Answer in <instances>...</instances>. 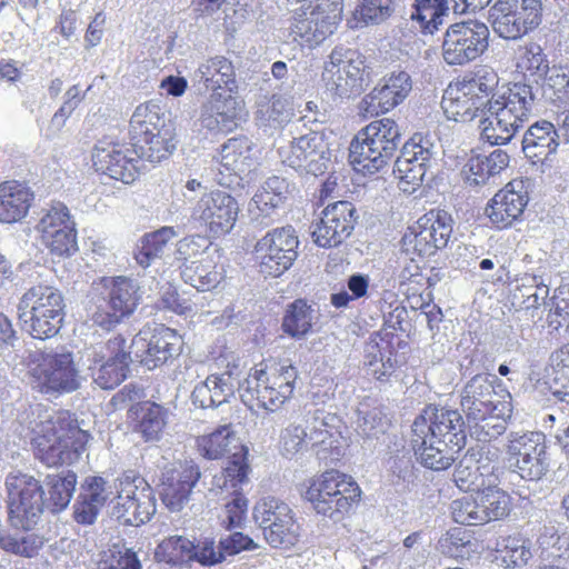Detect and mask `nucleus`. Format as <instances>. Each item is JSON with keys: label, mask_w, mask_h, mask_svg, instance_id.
<instances>
[{"label": "nucleus", "mask_w": 569, "mask_h": 569, "mask_svg": "<svg viewBox=\"0 0 569 569\" xmlns=\"http://www.w3.org/2000/svg\"><path fill=\"white\" fill-rule=\"evenodd\" d=\"M171 127L158 103L153 101L141 103L136 108L129 121L130 144L159 134L162 130Z\"/></svg>", "instance_id": "f704fd0d"}, {"label": "nucleus", "mask_w": 569, "mask_h": 569, "mask_svg": "<svg viewBox=\"0 0 569 569\" xmlns=\"http://www.w3.org/2000/svg\"><path fill=\"white\" fill-rule=\"evenodd\" d=\"M513 3L506 4L503 0H497L496 3L489 9V21L492 30L500 38L506 40H518L526 36L520 27L519 20L515 17L512 10Z\"/></svg>", "instance_id": "49530a36"}, {"label": "nucleus", "mask_w": 569, "mask_h": 569, "mask_svg": "<svg viewBox=\"0 0 569 569\" xmlns=\"http://www.w3.org/2000/svg\"><path fill=\"white\" fill-rule=\"evenodd\" d=\"M199 70L207 90L211 91L212 102H220L224 98H234L237 92L236 72L229 59L219 56L210 58L201 64Z\"/></svg>", "instance_id": "473e14b6"}, {"label": "nucleus", "mask_w": 569, "mask_h": 569, "mask_svg": "<svg viewBox=\"0 0 569 569\" xmlns=\"http://www.w3.org/2000/svg\"><path fill=\"white\" fill-rule=\"evenodd\" d=\"M446 111L455 120H480V136L491 146L509 143L532 114L535 96L526 83H513L508 89L495 93L489 100L473 98L457 87L456 97L445 99Z\"/></svg>", "instance_id": "f257e3e1"}, {"label": "nucleus", "mask_w": 569, "mask_h": 569, "mask_svg": "<svg viewBox=\"0 0 569 569\" xmlns=\"http://www.w3.org/2000/svg\"><path fill=\"white\" fill-rule=\"evenodd\" d=\"M476 542L471 532L461 527H455L443 533L437 543V549L451 558H469L475 552Z\"/></svg>", "instance_id": "8fccbe9b"}, {"label": "nucleus", "mask_w": 569, "mask_h": 569, "mask_svg": "<svg viewBox=\"0 0 569 569\" xmlns=\"http://www.w3.org/2000/svg\"><path fill=\"white\" fill-rule=\"evenodd\" d=\"M307 429L310 448L320 460L335 462L342 457L348 440L347 427L339 416L317 412L307 420Z\"/></svg>", "instance_id": "4be33fe9"}, {"label": "nucleus", "mask_w": 569, "mask_h": 569, "mask_svg": "<svg viewBox=\"0 0 569 569\" xmlns=\"http://www.w3.org/2000/svg\"><path fill=\"white\" fill-rule=\"evenodd\" d=\"M64 307L63 295L57 287L37 283L21 296L18 312L19 318L28 325L32 338L46 340L60 331Z\"/></svg>", "instance_id": "423d86ee"}, {"label": "nucleus", "mask_w": 569, "mask_h": 569, "mask_svg": "<svg viewBox=\"0 0 569 569\" xmlns=\"http://www.w3.org/2000/svg\"><path fill=\"white\" fill-rule=\"evenodd\" d=\"M211 109L213 111L208 118L204 119L206 127L210 131L227 134L236 129L238 118L239 102L236 98H224L220 102H212L210 100Z\"/></svg>", "instance_id": "864d4df0"}, {"label": "nucleus", "mask_w": 569, "mask_h": 569, "mask_svg": "<svg viewBox=\"0 0 569 569\" xmlns=\"http://www.w3.org/2000/svg\"><path fill=\"white\" fill-rule=\"evenodd\" d=\"M313 309L305 299L291 302L282 318V330L292 338H302L312 328Z\"/></svg>", "instance_id": "de8ad7c7"}, {"label": "nucleus", "mask_w": 569, "mask_h": 569, "mask_svg": "<svg viewBox=\"0 0 569 569\" xmlns=\"http://www.w3.org/2000/svg\"><path fill=\"white\" fill-rule=\"evenodd\" d=\"M503 2L507 6L516 4L511 9L515 10V17L526 34L541 24L543 11L541 0H503Z\"/></svg>", "instance_id": "4d7b16f0"}, {"label": "nucleus", "mask_w": 569, "mask_h": 569, "mask_svg": "<svg viewBox=\"0 0 569 569\" xmlns=\"http://www.w3.org/2000/svg\"><path fill=\"white\" fill-rule=\"evenodd\" d=\"M287 166L313 176L326 172L330 162L329 143L320 132H310L293 140L282 153Z\"/></svg>", "instance_id": "5701e85b"}, {"label": "nucleus", "mask_w": 569, "mask_h": 569, "mask_svg": "<svg viewBox=\"0 0 569 569\" xmlns=\"http://www.w3.org/2000/svg\"><path fill=\"white\" fill-rule=\"evenodd\" d=\"M207 234H191L181 239L178 243V259L182 260L183 263H189L191 260H196L198 256L202 257L208 254L206 251L210 246V240Z\"/></svg>", "instance_id": "69168bd1"}, {"label": "nucleus", "mask_w": 569, "mask_h": 569, "mask_svg": "<svg viewBox=\"0 0 569 569\" xmlns=\"http://www.w3.org/2000/svg\"><path fill=\"white\" fill-rule=\"evenodd\" d=\"M49 493V506L52 512H60L67 508L77 486V475L67 471L59 475H49L46 479Z\"/></svg>", "instance_id": "09e8293b"}, {"label": "nucleus", "mask_w": 569, "mask_h": 569, "mask_svg": "<svg viewBox=\"0 0 569 569\" xmlns=\"http://www.w3.org/2000/svg\"><path fill=\"white\" fill-rule=\"evenodd\" d=\"M499 84L498 73L488 66L478 67L473 72L466 74L461 80L457 82V87L460 88L465 93L483 100H489L495 93L500 90L508 89V87H501L497 89Z\"/></svg>", "instance_id": "79ce46f5"}, {"label": "nucleus", "mask_w": 569, "mask_h": 569, "mask_svg": "<svg viewBox=\"0 0 569 569\" xmlns=\"http://www.w3.org/2000/svg\"><path fill=\"white\" fill-rule=\"evenodd\" d=\"M465 421L456 409L426 407L411 426V447L426 468L445 470L466 446Z\"/></svg>", "instance_id": "f03ea898"}, {"label": "nucleus", "mask_w": 569, "mask_h": 569, "mask_svg": "<svg viewBox=\"0 0 569 569\" xmlns=\"http://www.w3.org/2000/svg\"><path fill=\"white\" fill-rule=\"evenodd\" d=\"M34 457L49 468L70 466L86 450L89 432L82 430L68 410H59L32 428Z\"/></svg>", "instance_id": "7ed1b4c3"}, {"label": "nucleus", "mask_w": 569, "mask_h": 569, "mask_svg": "<svg viewBox=\"0 0 569 569\" xmlns=\"http://www.w3.org/2000/svg\"><path fill=\"white\" fill-rule=\"evenodd\" d=\"M42 545V539L38 535H28L21 538L0 535V548L2 550L26 558L37 556Z\"/></svg>", "instance_id": "680f3d73"}, {"label": "nucleus", "mask_w": 569, "mask_h": 569, "mask_svg": "<svg viewBox=\"0 0 569 569\" xmlns=\"http://www.w3.org/2000/svg\"><path fill=\"white\" fill-rule=\"evenodd\" d=\"M200 477V468L192 461H179L166 468L159 485L163 505L171 511L181 510Z\"/></svg>", "instance_id": "b1692460"}, {"label": "nucleus", "mask_w": 569, "mask_h": 569, "mask_svg": "<svg viewBox=\"0 0 569 569\" xmlns=\"http://www.w3.org/2000/svg\"><path fill=\"white\" fill-rule=\"evenodd\" d=\"M34 201V193L27 183L6 180L0 183V222L12 224L23 220Z\"/></svg>", "instance_id": "72a5a7b5"}, {"label": "nucleus", "mask_w": 569, "mask_h": 569, "mask_svg": "<svg viewBox=\"0 0 569 569\" xmlns=\"http://www.w3.org/2000/svg\"><path fill=\"white\" fill-rule=\"evenodd\" d=\"M239 211L234 197L226 191L211 190L197 201L192 218L201 224L209 238L219 239L231 232Z\"/></svg>", "instance_id": "6ab92c4d"}, {"label": "nucleus", "mask_w": 569, "mask_h": 569, "mask_svg": "<svg viewBox=\"0 0 569 569\" xmlns=\"http://www.w3.org/2000/svg\"><path fill=\"white\" fill-rule=\"evenodd\" d=\"M176 146V132L172 127L131 144L140 161L146 159L153 163L168 159L173 153Z\"/></svg>", "instance_id": "37998d69"}, {"label": "nucleus", "mask_w": 569, "mask_h": 569, "mask_svg": "<svg viewBox=\"0 0 569 569\" xmlns=\"http://www.w3.org/2000/svg\"><path fill=\"white\" fill-rule=\"evenodd\" d=\"M118 499L117 515L124 525L139 527L156 512L153 489L141 476H126Z\"/></svg>", "instance_id": "412c9836"}, {"label": "nucleus", "mask_w": 569, "mask_h": 569, "mask_svg": "<svg viewBox=\"0 0 569 569\" xmlns=\"http://www.w3.org/2000/svg\"><path fill=\"white\" fill-rule=\"evenodd\" d=\"M343 9V0H308L293 17V39L301 46H319L338 30Z\"/></svg>", "instance_id": "6e6552de"}, {"label": "nucleus", "mask_w": 569, "mask_h": 569, "mask_svg": "<svg viewBox=\"0 0 569 569\" xmlns=\"http://www.w3.org/2000/svg\"><path fill=\"white\" fill-rule=\"evenodd\" d=\"M7 512L10 526L18 530H32L44 511V490L33 476L16 470L4 479Z\"/></svg>", "instance_id": "0eeeda50"}, {"label": "nucleus", "mask_w": 569, "mask_h": 569, "mask_svg": "<svg viewBox=\"0 0 569 569\" xmlns=\"http://www.w3.org/2000/svg\"><path fill=\"white\" fill-rule=\"evenodd\" d=\"M242 445L231 423L221 425L212 431L196 437L197 452L207 460H220Z\"/></svg>", "instance_id": "c9c22d12"}, {"label": "nucleus", "mask_w": 569, "mask_h": 569, "mask_svg": "<svg viewBox=\"0 0 569 569\" xmlns=\"http://www.w3.org/2000/svg\"><path fill=\"white\" fill-rule=\"evenodd\" d=\"M91 166L99 176L124 184L134 183L141 174V162L132 147L113 140H99L91 150Z\"/></svg>", "instance_id": "f3484780"}, {"label": "nucleus", "mask_w": 569, "mask_h": 569, "mask_svg": "<svg viewBox=\"0 0 569 569\" xmlns=\"http://www.w3.org/2000/svg\"><path fill=\"white\" fill-rule=\"evenodd\" d=\"M169 409L154 401L144 400L132 405L127 413L133 432L144 442L159 441L168 426Z\"/></svg>", "instance_id": "cd10ccee"}, {"label": "nucleus", "mask_w": 569, "mask_h": 569, "mask_svg": "<svg viewBox=\"0 0 569 569\" xmlns=\"http://www.w3.org/2000/svg\"><path fill=\"white\" fill-rule=\"evenodd\" d=\"M277 183V179L269 180L252 198L253 206L261 217H271L286 202L287 197Z\"/></svg>", "instance_id": "6e6d98bb"}, {"label": "nucleus", "mask_w": 569, "mask_h": 569, "mask_svg": "<svg viewBox=\"0 0 569 569\" xmlns=\"http://www.w3.org/2000/svg\"><path fill=\"white\" fill-rule=\"evenodd\" d=\"M412 90L409 73L399 71L391 73L383 80L381 87H376L360 102V110L365 117L386 113L400 104Z\"/></svg>", "instance_id": "bb28decb"}, {"label": "nucleus", "mask_w": 569, "mask_h": 569, "mask_svg": "<svg viewBox=\"0 0 569 569\" xmlns=\"http://www.w3.org/2000/svg\"><path fill=\"white\" fill-rule=\"evenodd\" d=\"M220 154L222 168L238 177L250 172L257 164L253 144L247 137L229 139Z\"/></svg>", "instance_id": "ea45409f"}, {"label": "nucleus", "mask_w": 569, "mask_h": 569, "mask_svg": "<svg viewBox=\"0 0 569 569\" xmlns=\"http://www.w3.org/2000/svg\"><path fill=\"white\" fill-rule=\"evenodd\" d=\"M521 66L538 78L547 76L550 68L542 48L533 42L525 47V52L521 57Z\"/></svg>", "instance_id": "338daca9"}, {"label": "nucleus", "mask_w": 569, "mask_h": 569, "mask_svg": "<svg viewBox=\"0 0 569 569\" xmlns=\"http://www.w3.org/2000/svg\"><path fill=\"white\" fill-rule=\"evenodd\" d=\"M253 515L271 547L290 549L299 541L300 527L286 502L274 497L263 498L256 505Z\"/></svg>", "instance_id": "a211bd4d"}, {"label": "nucleus", "mask_w": 569, "mask_h": 569, "mask_svg": "<svg viewBox=\"0 0 569 569\" xmlns=\"http://www.w3.org/2000/svg\"><path fill=\"white\" fill-rule=\"evenodd\" d=\"M485 449L482 447L478 453L468 451L456 466L453 481L461 491L478 495L498 481L496 465L489 458L490 449Z\"/></svg>", "instance_id": "393cba45"}, {"label": "nucleus", "mask_w": 569, "mask_h": 569, "mask_svg": "<svg viewBox=\"0 0 569 569\" xmlns=\"http://www.w3.org/2000/svg\"><path fill=\"white\" fill-rule=\"evenodd\" d=\"M510 401L495 405L488 412H480L475 419H467L471 437L478 441L489 442L501 436L507 429V421L511 417Z\"/></svg>", "instance_id": "e433bc0d"}, {"label": "nucleus", "mask_w": 569, "mask_h": 569, "mask_svg": "<svg viewBox=\"0 0 569 569\" xmlns=\"http://www.w3.org/2000/svg\"><path fill=\"white\" fill-rule=\"evenodd\" d=\"M365 366L363 370L367 377L376 380H383L395 370V362L391 358L390 342L375 332L366 342L363 349Z\"/></svg>", "instance_id": "58836bf2"}, {"label": "nucleus", "mask_w": 569, "mask_h": 569, "mask_svg": "<svg viewBox=\"0 0 569 569\" xmlns=\"http://www.w3.org/2000/svg\"><path fill=\"white\" fill-rule=\"evenodd\" d=\"M401 140L397 123L391 119L376 120L358 132V188L375 194L386 189L379 174Z\"/></svg>", "instance_id": "39448f33"}, {"label": "nucleus", "mask_w": 569, "mask_h": 569, "mask_svg": "<svg viewBox=\"0 0 569 569\" xmlns=\"http://www.w3.org/2000/svg\"><path fill=\"white\" fill-rule=\"evenodd\" d=\"M477 499L480 511L485 515V523L502 519L510 512L511 498L506 491L499 489L497 483L480 491Z\"/></svg>", "instance_id": "603ef678"}, {"label": "nucleus", "mask_w": 569, "mask_h": 569, "mask_svg": "<svg viewBox=\"0 0 569 569\" xmlns=\"http://www.w3.org/2000/svg\"><path fill=\"white\" fill-rule=\"evenodd\" d=\"M28 375L44 393H68L79 388V375L70 351L38 350L29 355Z\"/></svg>", "instance_id": "1a4fd4ad"}, {"label": "nucleus", "mask_w": 569, "mask_h": 569, "mask_svg": "<svg viewBox=\"0 0 569 569\" xmlns=\"http://www.w3.org/2000/svg\"><path fill=\"white\" fill-rule=\"evenodd\" d=\"M521 147L526 158L533 164L550 168L552 156L559 147V133L551 122L538 121L525 132Z\"/></svg>", "instance_id": "2f4dec72"}, {"label": "nucleus", "mask_w": 569, "mask_h": 569, "mask_svg": "<svg viewBox=\"0 0 569 569\" xmlns=\"http://www.w3.org/2000/svg\"><path fill=\"white\" fill-rule=\"evenodd\" d=\"M299 239L292 227L268 231L254 244V260L260 274L278 278L291 268L298 257Z\"/></svg>", "instance_id": "ddd939ff"}, {"label": "nucleus", "mask_w": 569, "mask_h": 569, "mask_svg": "<svg viewBox=\"0 0 569 569\" xmlns=\"http://www.w3.org/2000/svg\"><path fill=\"white\" fill-rule=\"evenodd\" d=\"M99 282L108 289V299L106 306L96 307L90 319L94 326L110 331L136 311L140 296L138 287L126 277H102Z\"/></svg>", "instance_id": "2eb2a0df"}, {"label": "nucleus", "mask_w": 569, "mask_h": 569, "mask_svg": "<svg viewBox=\"0 0 569 569\" xmlns=\"http://www.w3.org/2000/svg\"><path fill=\"white\" fill-rule=\"evenodd\" d=\"M355 480L339 470L329 469L308 479L303 483L302 498L322 515L330 512L333 507L338 511L348 510L352 505Z\"/></svg>", "instance_id": "4468645a"}, {"label": "nucleus", "mask_w": 569, "mask_h": 569, "mask_svg": "<svg viewBox=\"0 0 569 569\" xmlns=\"http://www.w3.org/2000/svg\"><path fill=\"white\" fill-rule=\"evenodd\" d=\"M452 233V218L443 210H430L425 213L402 238L406 251L420 257L433 254L448 244Z\"/></svg>", "instance_id": "aec40b11"}, {"label": "nucleus", "mask_w": 569, "mask_h": 569, "mask_svg": "<svg viewBox=\"0 0 569 569\" xmlns=\"http://www.w3.org/2000/svg\"><path fill=\"white\" fill-rule=\"evenodd\" d=\"M393 0H362L358 10V23L363 26H379L393 13Z\"/></svg>", "instance_id": "bf43d9fd"}, {"label": "nucleus", "mask_w": 569, "mask_h": 569, "mask_svg": "<svg viewBox=\"0 0 569 569\" xmlns=\"http://www.w3.org/2000/svg\"><path fill=\"white\" fill-rule=\"evenodd\" d=\"M250 471L248 447L246 445L234 447V451L228 457L221 470L220 479H223L221 487L238 491L248 481Z\"/></svg>", "instance_id": "a18cd8bd"}, {"label": "nucleus", "mask_w": 569, "mask_h": 569, "mask_svg": "<svg viewBox=\"0 0 569 569\" xmlns=\"http://www.w3.org/2000/svg\"><path fill=\"white\" fill-rule=\"evenodd\" d=\"M355 211L353 203L346 200L326 207L320 221L316 223L312 230L313 241L323 248L339 244L353 230Z\"/></svg>", "instance_id": "a878e982"}, {"label": "nucleus", "mask_w": 569, "mask_h": 569, "mask_svg": "<svg viewBox=\"0 0 569 569\" xmlns=\"http://www.w3.org/2000/svg\"><path fill=\"white\" fill-rule=\"evenodd\" d=\"M452 519L460 525L477 526L485 523L477 497H462L450 505Z\"/></svg>", "instance_id": "052dcab7"}, {"label": "nucleus", "mask_w": 569, "mask_h": 569, "mask_svg": "<svg viewBox=\"0 0 569 569\" xmlns=\"http://www.w3.org/2000/svg\"><path fill=\"white\" fill-rule=\"evenodd\" d=\"M506 452L512 471L521 479L538 481L550 469L546 438L541 432H510Z\"/></svg>", "instance_id": "f8f14e48"}, {"label": "nucleus", "mask_w": 569, "mask_h": 569, "mask_svg": "<svg viewBox=\"0 0 569 569\" xmlns=\"http://www.w3.org/2000/svg\"><path fill=\"white\" fill-rule=\"evenodd\" d=\"M488 26L468 19L448 27L442 40V58L449 66H465L481 57L489 47Z\"/></svg>", "instance_id": "9b49d317"}, {"label": "nucleus", "mask_w": 569, "mask_h": 569, "mask_svg": "<svg viewBox=\"0 0 569 569\" xmlns=\"http://www.w3.org/2000/svg\"><path fill=\"white\" fill-rule=\"evenodd\" d=\"M41 243L49 250L51 256L68 258L78 251L76 228L60 232L39 236Z\"/></svg>", "instance_id": "13d9d810"}, {"label": "nucleus", "mask_w": 569, "mask_h": 569, "mask_svg": "<svg viewBox=\"0 0 569 569\" xmlns=\"http://www.w3.org/2000/svg\"><path fill=\"white\" fill-rule=\"evenodd\" d=\"M76 228L70 211L62 202H56L43 213L37 224L39 236Z\"/></svg>", "instance_id": "5fc2aeb1"}, {"label": "nucleus", "mask_w": 569, "mask_h": 569, "mask_svg": "<svg viewBox=\"0 0 569 569\" xmlns=\"http://www.w3.org/2000/svg\"><path fill=\"white\" fill-rule=\"evenodd\" d=\"M545 86L553 90L555 101H558L563 107L569 106V76L561 67L553 66L549 68L547 76H542Z\"/></svg>", "instance_id": "774afa93"}, {"label": "nucleus", "mask_w": 569, "mask_h": 569, "mask_svg": "<svg viewBox=\"0 0 569 569\" xmlns=\"http://www.w3.org/2000/svg\"><path fill=\"white\" fill-rule=\"evenodd\" d=\"M88 362L94 383L104 390L114 389L127 379L130 371L131 353L127 339L123 335L117 333L103 342L91 346Z\"/></svg>", "instance_id": "9d476101"}, {"label": "nucleus", "mask_w": 569, "mask_h": 569, "mask_svg": "<svg viewBox=\"0 0 569 569\" xmlns=\"http://www.w3.org/2000/svg\"><path fill=\"white\" fill-rule=\"evenodd\" d=\"M238 383V365L228 363L222 372L209 375L194 387L191 393L192 401L201 408L217 407L227 402Z\"/></svg>", "instance_id": "c85d7f7f"}, {"label": "nucleus", "mask_w": 569, "mask_h": 569, "mask_svg": "<svg viewBox=\"0 0 569 569\" xmlns=\"http://www.w3.org/2000/svg\"><path fill=\"white\" fill-rule=\"evenodd\" d=\"M497 377L487 373L473 376L462 388L460 406L467 419H475L480 412H488L495 405H501L495 390Z\"/></svg>", "instance_id": "7c9ffc66"}, {"label": "nucleus", "mask_w": 569, "mask_h": 569, "mask_svg": "<svg viewBox=\"0 0 569 569\" xmlns=\"http://www.w3.org/2000/svg\"><path fill=\"white\" fill-rule=\"evenodd\" d=\"M104 502V480L100 477L88 479L73 506V519L80 525L93 523Z\"/></svg>", "instance_id": "a19ab883"}, {"label": "nucleus", "mask_w": 569, "mask_h": 569, "mask_svg": "<svg viewBox=\"0 0 569 569\" xmlns=\"http://www.w3.org/2000/svg\"><path fill=\"white\" fill-rule=\"evenodd\" d=\"M182 279L199 291L214 289L224 278V269L213 256L206 254L199 259L183 263L181 267Z\"/></svg>", "instance_id": "4c0bfd02"}, {"label": "nucleus", "mask_w": 569, "mask_h": 569, "mask_svg": "<svg viewBox=\"0 0 569 569\" xmlns=\"http://www.w3.org/2000/svg\"><path fill=\"white\" fill-rule=\"evenodd\" d=\"M192 541L182 536L163 539L154 550V558L160 563L181 567L190 562Z\"/></svg>", "instance_id": "3c124183"}, {"label": "nucleus", "mask_w": 569, "mask_h": 569, "mask_svg": "<svg viewBox=\"0 0 569 569\" xmlns=\"http://www.w3.org/2000/svg\"><path fill=\"white\" fill-rule=\"evenodd\" d=\"M178 236L174 227L164 226L154 231L147 232L140 239L134 252V259L143 268L160 258L168 244Z\"/></svg>", "instance_id": "c03bdc74"}, {"label": "nucleus", "mask_w": 569, "mask_h": 569, "mask_svg": "<svg viewBox=\"0 0 569 569\" xmlns=\"http://www.w3.org/2000/svg\"><path fill=\"white\" fill-rule=\"evenodd\" d=\"M527 203L528 196L522 181H513L495 194L486 208V214L497 228L502 229L522 214Z\"/></svg>", "instance_id": "c756f323"}, {"label": "nucleus", "mask_w": 569, "mask_h": 569, "mask_svg": "<svg viewBox=\"0 0 569 569\" xmlns=\"http://www.w3.org/2000/svg\"><path fill=\"white\" fill-rule=\"evenodd\" d=\"M224 560L220 546L217 548L213 538H203L197 543L192 541L190 562H199L202 566H214Z\"/></svg>", "instance_id": "0e129e2a"}, {"label": "nucleus", "mask_w": 569, "mask_h": 569, "mask_svg": "<svg viewBox=\"0 0 569 569\" xmlns=\"http://www.w3.org/2000/svg\"><path fill=\"white\" fill-rule=\"evenodd\" d=\"M132 345L140 366L154 370L180 356L183 338L176 329L159 323L140 330Z\"/></svg>", "instance_id": "dca6fc26"}, {"label": "nucleus", "mask_w": 569, "mask_h": 569, "mask_svg": "<svg viewBox=\"0 0 569 569\" xmlns=\"http://www.w3.org/2000/svg\"><path fill=\"white\" fill-rule=\"evenodd\" d=\"M410 164L407 160H396L393 168V172L399 179L400 190L409 194L421 186L427 174L426 168Z\"/></svg>", "instance_id": "e2e57ef3"}, {"label": "nucleus", "mask_w": 569, "mask_h": 569, "mask_svg": "<svg viewBox=\"0 0 569 569\" xmlns=\"http://www.w3.org/2000/svg\"><path fill=\"white\" fill-rule=\"evenodd\" d=\"M298 377L289 361L263 359L249 370L241 400L250 410L274 412L293 397Z\"/></svg>", "instance_id": "20e7f679"}]
</instances>
